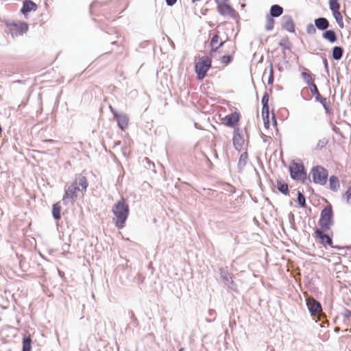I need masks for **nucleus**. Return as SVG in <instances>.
Masks as SVG:
<instances>
[{"label": "nucleus", "instance_id": "nucleus-1", "mask_svg": "<svg viewBox=\"0 0 351 351\" xmlns=\"http://www.w3.org/2000/svg\"><path fill=\"white\" fill-rule=\"evenodd\" d=\"M88 186L86 177L81 173L75 175L72 183L65 188L62 201L64 204H73L78 198H83Z\"/></svg>", "mask_w": 351, "mask_h": 351}, {"label": "nucleus", "instance_id": "nucleus-2", "mask_svg": "<svg viewBox=\"0 0 351 351\" xmlns=\"http://www.w3.org/2000/svg\"><path fill=\"white\" fill-rule=\"evenodd\" d=\"M112 212L114 215L112 221L114 226L118 229L123 228L130 213L129 205L125 199L122 198L114 204Z\"/></svg>", "mask_w": 351, "mask_h": 351}, {"label": "nucleus", "instance_id": "nucleus-3", "mask_svg": "<svg viewBox=\"0 0 351 351\" xmlns=\"http://www.w3.org/2000/svg\"><path fill=\"white\" fill-rule=\"evenodd\" d=\"M211 64L212 60L208 56L198 57L195 59V71L198 80H202L206 77L211 67Z\"/></svg>", "mask_w": 351, "mask_h": 351}, {"label": "nucleus", "instance_id": "nucleus-4", "mask_svg": "<svg viewBox=\"0 0 351 351\" xmlns=\"http://www.w3.org/2000/svg\"><path fill=\"white\" fill-rule=\"evenodd\" d=\"M5 25L12 37H18L25 34L29 29L25 22L6 21Z\"/></svg>", "mask_w": 351, "mask_h": 351}, {"label": "nucleus", "instance_id": "nucleus-5", "mask_svg": "<svg viewBox=\"0 0 351 351\" xmlns=\"http://www.w3.org/2000/svg\"><path fill=\"white\" fill-rule=\"evenodd\" d=\"M333 224V212L331 205L326 206L321 213L319 225L323 231H328Z\"/></svg>", "mask_w": 351, "mask_h": 351}, {"label": "nucleus", "instance_id": "nucleus-6", "mask_svg": "<svg viewBox=\"0 0 351 351\" xmlns=\"http://www.w3.org/2000/svg\"><path fill=\"white\" fill-rule=\"evenodd\" d=\"M313 181L315 184L324 185L327 182L328 172L326 169L322 166H315L311 171Z\"/></svg>", "mask_w": 351, "mask_h": 351}, {"label": "nucleus", "instance_id": "nucleus-7", "mask_svg": "<svg viewBox=\"0 0 351 351\" xmlns=\"http://www.w3.org/2000/svg\"><path fill=\"white\" fill-rule=\"evenodd\" d=\"M291 177L295 180L304 181L306 178V173L304 165L298 162H292L289 166Z\"/></svg>", "mask_w": 351, "mask_h": 351}, {"label": "nucleus", "instance_id": "nucleus-8", "mask_svg": "<svg viewBox=\"0 0 351 351\" xmlns=\"http://www.w3.org/2000/svg\"><path fill=\"white\" fill-rule=\"evenodd\" d=\"M232 143L234 147L239 152L245 150L247 148V143L245 142L243 136L240 134L239 128L234 130Z\"/></svg>", "mask_w": 351, "mask_h": 351}, {"label": "nucleus", "instance_id": "nucleus-9", "mask_svg": "<svg viewBox=\"0 0 351 351\" xmlns=\"http://www.w3.org/2000/svg\"><path fill=\"white\" fill-rule=\"evenodd\" d=\"M329 6L337 23H338L339 26L342 28L343 27V16L341 12H339L340 4L338 2V0H330Z\"/></svg>", "mask_w": 351, "mask_h": 351}, {"label": "nucleus", "instance_id": "nucleus-10", "mask_svg": "<svg viewBox=\"0 0 351 351\" xmlns=\"http://www.w3.org/2000/svg\"><path fill=\"white\" fill-rule=\"evenodd\" d=\"M306 306L312 316L319 317L322 313L320 303L312 297L306 299Z\"/></svg>", "mask_w": 351, "mask_h": 351}, {"label": "nucleus", "instance_id": "nucleus-11", "mask_svg": "<svg viewBox=\"0 0 351 351\" xmlns=\"http://www.w3.org/2000/svg\"><path fill=\"white\" fill-rule=\"evenodd\" d=\"M240 114L238 112H234L222 118L221 121L226 126L236 128L235 127L240 121Z\"/></svg>", "mask_w": 351, "mask_h": 351}, {"label": "nucleus", "instance_id": "nucleus-12", "mask_svg": "<svg viewBox=\"0 0 351 351\" xmlns=\"http://www.w3.org/2000/svg\"><path fill=\"white\" fill-rule=\"evenodd\" d=\"M218 12L224 16L234 18L237 12L230 5L227 3H219L217 5Z\"/></svg>", "mask_w": 351, "mask_h": 351}, {"label": "nucleus", "instance_id": "nucleus-13", "mask_svg": "<svg viewBox=\"0 0 351 351\" xmlns=\"http://www.w3.org/2000/svg\"><path fill=\"white\" fill-rule=\"evenodd\" d=\"M111 111L114 114V118L117 119L118 122L119 127L122 130H125L128 128V123H129V118L127 114H118L115 110L112 109V107H110Z\"/></svg>", "mask_w": 351, "mask_h": 351}, {"label": "nucleus", "instance_id": "nucleus-14", "mask_svg": "<svg viewBox=\"0 0 351 351\" xmlns=\"http://www.w3.org/2000/svg\"><path fill=\"white\" fill-rule=\"evenodd\" d=\"M315 237L319 239V243L323 245H331L332 243V241L331 238L323 233L322 230L319 229H316L315 231Z\"/></svg>", "mask_w": 351, "mask_h": 351}, {"label": "nucleus", "instance_id": "nucleus-15", "mask_svg": "<svg viewBox=\"0 0 351 351\" xmlns=\"http://www.w3.org/2000/svg\"><path fill=\"white\" fill-rule=\"evenodd\" d=\"M282 28L289 32L295 31V25L293 21L290 16H284L282 18Z\"/></svg>", "mask_w": 351, "mask_h": 351}, {"label": "nucleus", "instance_id": "nucleus-16", "mask_svg": "<svg viewBox=\"0 0 351 351\" xmlns=\"http://www.w3.org/2000/svg\"><path fill=\"white\" fill-rule=\"evenodd\" d=\"M223 44V42L220 40L219 36L218 34L214 35L210 40L211 51H217Z\"/></svg>", "mask_w": 351, "mask_h": 351}, {"label": "nucleus", "instance_id": "nucleus-17", "mask_svg": "<svg viewBox=\"0 0 351 351\" xmlns=\"http://www.w3.org/2000/svg\"><path fill=\"white\" fill-rule=\"evenodd\" d=\"M37 8V5L31 0H25L23 2L21 12L23 14H26L32 10H35Z\"/></svg>", "mask_w": 351, "mask_h": 351}, {"label": "nucleus", "instance_id": "nucleus-18", "mask_svg": "<svg viewBox=\"0 0 351 351\" xmlns=\"http://www.w3.org/2000/svg\"><path fill=\"white\" fill-rule=\"evenodd\" d=\"M315 25L320 30H326L329 27V22L326 18L321 17L315 20Z\"/></svg>", "mask_w": 351, "mask_h": 351}, {"label": "nucleus", "instance_id": "nucleus-19", "mask_svg": "<svg viewBox=\"0 0 351 351\" xmlns=\"http://www.w3.org/2000/svg\"><path fill=\"white\" fill-rule=\"evenodd\" d=\"M329 187L333 191H337L339 187V178L335 176H331L329 178Z\"/></svg>", "mask_w": 351, "mask_h": 351}, {"label": "nucleus", "instance_id": "nucleus-20", "mask_svg": "<svg viewBox=\"0 0 351 351\" xmlns=\"http://www.w3.org/2000/svg\"><path fill=\"white\" fill-rule=\"evenodd\" d=\"M322 36L324 39L328 40L330 43H335L337 40L335 31L332 29L325 31L323 33Z\"/></svg>", "mask_w": 351, "mask_h": 351}, {"label": "nucleus", "instance_id": "nucleus-21", "mask_svg": "<svg viewBox=\"0 0 351 351\" xmlns=\"http://www.w3.org/2000/svg\"><path fill=\"white\" fill-rule=\"evenodd\" d=\"M276 187L279 191H280L284 195L289 194V186L288 184L281 180H278L276 183Z\"/></svg>", "mask_w": 351, "mask_h": 351}, {"label": "nucleus", "instance_id": "nucleus-22", "mask_svg": "<svg viewBox=\"0 0 351 351\" xmlns=\"http://www.w3.org/2000/svg\"><path fill=\"white\" fill-rule=\"evenodd\" d=\"M243 151L244 152L241 154L238 162V167L241 169L246 165L248 161V153L246 149Z\"/></svg>", "mask_w": 351, "mask_h": 351}, {"label": "nucleus", "instance_id": "nucleus-23", "mask_svg": "<svg viewBox=\"0 0 351 351\" xmlns=\"http://www.w3.org/2000/svg\"><path fill=\"white\" fill-rule=\"evenodd\" d=\"M283 12V8L278 5H274L270 9V16L278 17L280 16Z\"/></svg>", "mask_w": 351, "mask_h": 351}, {"label": "nucleus", "instance_id": "nucleus-24", "mask_svg": "<svg viewBox=\"0 0 351 351\" xmlns=\"http://www.w3.org/2000/svg\"><path fill=\"white\" fill-rule=\"evenodd\" d=\"M23 351H32V339L30 336L23 337Z\"/></svg>", "mask_w": 351, "mask_h": 351}, {"label": "nucleus", "instance_id": "nucleus-25", "mask_svg": "<svg viewBox=\"0 0 351 351\" xmlns=\"http://www.w3.org/2000/svg\"><path fill=\"white\" fill-rule=\"evenodd\" d=\"M262 104H263V109H262V112L263 113H265V114H268V111H269V106H268V103H269V95L267 93H265L263 97H262Z\"/></svg>", "mask_w": 351, "mask_h": 351}, {"label": "nucleus", "instance_id": "nucleus-26", "mask_svg": "<svg viewBox=\"0 0 351 351\" xmlns=\"http://www.w3.org/2000/svg\"><path fill=\"white\" fill-rule=\"evenodd\" d=\"M343 55V49L341 47H335L332 49V58L339 60L341 58Z\"/></svg>", "mask_w": 351, "mask_h": 351}, {"label": "nucleus", "instance_id": "nucleus-27", "mask_svg": "<svg viewBox=\"0 0 351 351\" xmlns=\"http://www.w3.org/2000/svg\"><path fill=\"white\" fill-rule=\"evenodd\" d=\"M60 211H61V206L60 204L56 203L53 205L52 208V214L53 217L56 219H60Z\"/></svg>", "mask_w": 351, "mask_h": 351}, {"label": "nucleus", "instance_id": "nucleus-28", "mask_svg": "<svg viewBox=\"0 0 351 351\" xmlns=\"http://www.w3.org/2000/svg\"><path fill=\"white\" fill-rule=\"evenodd\" d=\"M274 23H275V21L273 19V17L268 15L266 18V21H265V29L267 31L272 30L274 27Z\"/></svg>", "mask_w": 351, "mask_h": 351}, {"label": "nucleus", "instance_id": "nucleus-29", "mask_svg": "<svg viewBox=\"0 0 351 351\" xmlns=\"http://www.w3.org/2000/svg\"><path fill=\"white\" fill-rule=\"evenodd\" d=\"M320 103L322 104L323 107L324 108L326 112L328 114L332 115L333 114V111L332 108L330 107V102L327 100L326 98H324L321 100Z\"/></svg>", "mask_w": 351, "mask_h": 351}, {"label": "nucleus", "instance_id": "nucleus-30", "mask_svg": "<svg viewBox=\"0 0 351 351\" xmlns=\"http://www.w3.org/2000/svg\"><path fill=\"white\" fill-rule=\"evenodd\" d=\"M302 77L303 80L306 82V83L309 86L314 82V80L312 77V75L309 72H302Z\"/></svg>", "mask_w": 351, "mask_h": 351}, {"label": "nucleus", "instance_id": "nucleus-31", "mask_svg": "<svg viewBox=\"0 0 351 351\" xmlns=\"http://www.w3.org/2000/svg\"><path fill=\"white\" fill-rule=\"evenodd\" d=\"M298 204L302 207H305V206H306L305 197L300 191H298Z\"/></svg>", "mask_w": 351, "mask_h": 351}, {"label": "nucleus", "instance_id": "nucleus-32", "mask_svg": "<svg viewBox=\"0 0 351 351\" xmlns=\"http://www.w3.org/2000/svg\"><path fill=\"white\" fill-rule=\"evenodd\" d=\"M262 115L264 122V126L265 128L269 129L270 126L269 111H268L267 114L262 112Z\"/></svg>", "mask_w": 351, "mask_h": 351}, {"label": "nucleus", "instance_id": "nucleus-33", "mask_svg": "<svg viewBox=\"0 0 351 351\" xmlns=\"http://www.w3.org/2000/svg\"><path fill=\"white\" fill-rule=\"evenodd\" d=\"M232 60V56H223L221 58V62L224 64L225 65H227L229 64Z\"/></svg>", "mask_w": 351, "mask_h": 351}, {"label": "nucleus", "instance_id": "nucleus-34", "mask_svg": "<svg viewBox=\"0 0 351 351\" xmlns=\"http://www.w3.org/2000/svg\"><path fill=\"white\" fill-rule=\"evenodd\" d=\"M274 69L272 65H271L269 68V76L267 82L269 84H272L274 83Z\"/></svg>", "mask_w": 351, "mask_h": 351}, {"label": "nucleus", "instance_id": "nucleus-35", "mask_svg": "<svg viewBox=\"0 0 351 351\" xmlns=\"http://www.w3.org/2000/svg\"><path fill=\"white\" fill-rule=\"evenodd\" d=\"M306 32L308 34H315L316 33V28L313 24H309L306 27Z\"/></svg>", "mask_w": 351, "mask_h": 351}, {"label": "nucleus", "instance_id": "nucleus-36", "mask_svg": "<svg viewBox=\"0 0 351 351\" xmlns=\"http://www.w3.org/2000/svg\"><path fill=\"white\" fill-rule=\"evenodd\" d=\"M309 86H311V91L313 95H315L317 92L319 91L316 84L314 82Z\"/></svg>", "mask_w": 351, "mask_h": 351}, {"label": "nucleus", "instance_id": "nucleus-37", "mask_svg": "<svg viewBox=\"0 0 351 351\" xmlns=\"http://www.w3.org/2000/svg\"><path fill=\"white\" fill-rule=\"evenodd\" d=\"M345 197L348 202H351V187L348 188L346 192Z\"/></svg>", "mask_w": 351, "mask_h": 351}, {"label": "nucleus", "instance_id": "nucleus-38", "mask_svg": "<svg viewBox=\"0 0 351 351\" xmlns=\"http://www.w3.org/2000/svg\"><path fill=\"white\" fill-rule=\"evenodd\" d=\"M314 95L315 96L316 100L319 102L321 101L322 99L324 98L319 94V91L317 92Z\"/></svg>", "mask_w": 351, "mask_h": 351}, {"label": "nucleus", "instance_id": "nucleus-39", "mask_svg": "<svg viewBox=\"0 0 351 351\" xmlns=\"http://www.w3.org/2000/svg\"><path fill=\"white\" fill-rule=\"evenodd\" d=\"M314 95L315 96L316 100L319 102L321 101L322 99L324 98L319 94V91L317 92Z\"/></svg>", "mask_w": 351, "mask_h": 351}, {"label": "nucleus", "instance_id": "nucleus-40", "mask_svg": "<svg viewBox=\"0 0 351 351\" xmlns=\"http://www.w3.org/2000/svg\"><path fill=\"white\" fill-rule=\"evenodd\" d=\"M165 1H166L167 4L169 6L173 5L176 3V1H177V0H165Z\"/></svg>", "mask_w": 351, "mask_h": 351}, {"label": "nucleus", "instance_id": "nucleus-41", "mask_svg": "<svg viewBox=\"0 0 351 351\" xmlns=\"http://www.w3.org/2000/svg\"><path fill=\"white\" fill-rule=\"evenodd\" d=\"M271 120L272 124L274 126L276 125V118H275L274 114H272L271 117Z\"/></svg>", "mask_w": 351, "mask_h": 351}, {"label": "nucleus", "instance_id": "nucleus-42", "mask_svg": "<svg viewBox=\"0 0 351 351\" xmlns=\"http://www.w3.org/2000/svg\"><path fill=\"white\" fill-rule=\"evenodd\" d=\"M220 271H221V274L222 275V274H223V271H224L223 269H220Z\"/></svg>", "mask_w": 351, "mask_h": 351}, {"label": "nucleus", "instance_id": "nucleus-43", "mask_svg": "<svg viewBox=\"0 0 351 351\" xmlns=\"http://www.w3.org/2000/svg\"><path fill=\"white\" fill-rule=\"evenodd\" d=\"M326 144V141L323 142V145H322V147H323Z\"/></svg>", "mask_w": 351, "mask_h": 351}, {"label": "nucleus", "instance_id": "nucleus-44", "mask_svg": "<svg viewBox=\"0 0 351 351\" xmlns=\"http://www.w3.org/2000/svg\"><path fill=\"white\" fill-rule=\"evenodd\" d=\"M2 133V129H1V127L0 126V134H1Z\"/></svg>", "mask_w": 351, "mask_h": 351}, {"label": "nucleus", "instance_id": "nucleus-45", "mask_svg": "<svg viewBox=\"0 0 351 351\" xmlns=\"http://www.w3.org/2000/svg\"><path fill=\"white\" fill-rule=\"evenodd\" d=\"M179 351H184V348H180V349L179 350Z\"/></svg>", "mask_w": 351, "mask_h": 351}]
</instances>
